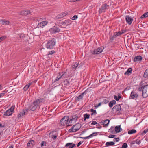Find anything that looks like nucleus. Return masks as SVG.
Returning a JSON list of instances; mask_svg holds the SVG:
<instances>
[{"instance_id":"f257e3e1","label":"nucleus","mask_w":148,"mask_h":148,"mask_svg":"<svg viewBox=\"0 0 148 148\" xmlns=\"http://www.w3.org/2000/svg\"><path fill=\"white\" fill-rule=\"evenodd\" d=\"M77 118V116L76 115L73 116L72 118L70 119L68 116H65L61 119L60 123L63 126L65 125L68 126H71L76 122Z\"/></svg>"},{"instance_id":"f03ea898","label":"nucleus","mask_w":148,"mask_h":148,"mask_svg":"<svg viewBox=\"0 0 148 148\" xmlns=\"http://www.w3.org/2000/svg\"><path fill=\"white\" fill-rule=\"evenodd\" d=\"M56 43V40L54 38H51L47 41L45 45L47 49H51L53 48Z\"/></svg>"},{"instance_id":"7ed1b4c3","label":"nucleus","mask_w":148,"mask_h":148,"mask_svg":"<svg viewBox=\"0 0 148 148\" xmlns=\"http://www.w3.org/2000/svg\"><path fill=\"white\" fill-rule=\"evenodd\" d=\"M81 125L80 124L78 123L73 125L68 131L69 133H74L78 131L81 127Z\"/></svg>"},{"instance_id":"20e7f679","label":"nucleus","mask_w":148,"mask_h":148,"mask_svg":"<svg viewBox=\"0 0 148 148\" xmlns=\"http://www.w3.org/2000/svg\"><path fill=\"white\" fill-rule=\"evenodd\" d=\"M121 109V106L119 104L115 106L112 109V111L116 114H119L120 113Z\"/></svg>"},{"instance_id":"39448f33","label":"nucleus","mask_w":148,"mask_h":148,"mask_svg":"<svg viewBox=\"0 0 148 148\" xmlns=\"http://www.w3.org/2000/svg\"><path fill=\"white\" fill-rule=\"evenodd\" d=\"M142 95L143 98L148 96V84L143 87Z\"/></svg>"},{"instance_id":"423d86ee","label":"nucleus","mask_w":148,"mask_h":148,"mask_svg":"<svg viewBox=\"0 0 148 148\" xmlns=\"http://www.w3.org/2000/svg\"><path fill=\"white\" fill-rule=\"evenodd\" d=\"M72 22V21L69 19L66 20L63 22L60 23L59 25V26L60 27H64V26H66L68 25L71 24V23Z\"/></svg>"},{"instance_id":"0eeeda50","label":"nucleus","mask_w":148,"mask_h":148,"mask_svg":"<svg viewBox=\"0 0 148 148\" xmlns=\"http://www.w3.org/2000/svg\"><path fill=\"white\" fill-rule=\"evenodd\" d=\"M103 49V47H100L93 51H92L91 52L93 54H99L102 52Z\"/></svg>"},{"instance_id":"6e6552de","label":"nucleus","mask_w":148,"mask_h":148,"mask_svg":"<svg viewBox=\"0 0 148 148\" xmlns=\"http://www.w3.org/2000/svg\"><path fill=\"white\" fill-rule=\"evenodd\" d=\"M109 5H108L106 4H104L101 7L99 10V13H101L102 12L108 9L109 8Z\"/></svg>"},{"instance_id":"1a4fd4ad","label":"nucleus","mask_w":148,"mask_h":148,"mask_svg":"<svg viewBox=\"0 0 148 148\" xmlns=\"http://www.w3.org/2000/svg\"><path fill=\"white\" fill-rule=\"evenodd\" d=\"M51 137L53 140L56 139L58 136L57 132L56 131H53L50 132Z\"/></svg>"},{"instance_id":"9d476101","label":"nucleus","mask_w":148,"mask_h":148,"mask_svg":"<svg viewBox=\"0 0 148 148\" xmlns=\"http://www.w3.org/2000/svg\"><path fill=\"white\" fill-rule=\"evenodd\" d=\"M68 14V13L66 11H65L62 13H60L56 16V18L57 19L61 18L66 16Z\"/></svg>"},{"instance_id":"9b49d317","label":"nucleus","mask_w":148,"mask_h":148,"mask_svg":"<svg viewBox=\"0 0 148 148\" xmlns=\"http://www.w3.org/2000/svg\"><path fill=\"white\" fill-rule=\"evenodd\" d=\"M138 97V94L134 91H132L131 92L130 98V99H137Z\"/></svg>"},{"instance_id":"f8f14e48","label":"nucleus","mask_w":148,"mask_h":148,"mask_svg":"<svg viewBox=\"0 0 148 148\" xmlns=\"http://www.w3.org/2000/svg\"><path fill=\"white\" fill-rule=\"evenodd\" d=\"M125 20L126 22L130 25L132 23L133 20L132 17L129 15L126 16Z\"/></svg>"},{"instance_id":"ddd939ff","label":"nucleus","mask_w":148,"mask_h":148,"mask_svg":"<svg viewBox=\"0 0 148 148\" xmlns=\"http://www.w3.org/2000/svg\"><path fill=\"white\" fill-rule=\"evenodd\" d=\"M49 30L54 33H56L59 32L60 31V29L57 27L54 26L51 28Z\"/></svg>"},{"instance_id":"4468645a","label":"nucleus","mask_w":148,"mask_h":148,"mask_svg":"<svg viewBox=\"0 0 148 148\" xmlns=\"http://www.w3.org/2000/svg\"><path fill=\"white\" fill-rule=\"evenodd\" d=\"M48 23V22L47 21H43L38 23V26L39 28H43L45 25H47Z\"/></svg>"},{"instance_id":"2eb2a0df","label":"nucleus","mask_w":148,"mask_h":148,"mask_svg":"<svg viewBox=\"0 0 148 148\" xmlns=\"http://www.w3.org/2000/svg\"><path fill=\"white\" fill-rule=\"evenodd\" d=\"M110 121L108 119L102 120L100 122V123L103 126H107L109 123Z\"/></svg>"},{"instance_id":"dca6fc26","label":"nucleus","mask_w":148,"mask_h":148,"mask_svg":"<svg viewBox=\"0 0 148 148\" xmlns=\"http://www.w3.org/2000/svg\"><path fill=\"white\" fill-rule=\"evenodd\" d=\"M37 106L38 105L34 102L33 105L31 106L29 108V109L32 111H34L37 108Z\"/></svg>"},{"instance_id":"f3484780","label":"nucleus","mask_w":148,"mask_h":148,"mask_svg":"<svg viewBox=\"0 0 148 148\" xmlns=\"http://www.w3.org/2000/svg\"><path fill=\"white\" fill-rule=\"evenodd\" d=\"M45 101L44 99L40 98L37 99L35 101H34L36 104H39L41 103H43Z\"/></svg>"},{"instance_id":"a211bd4d","label":"nucleus","mask_w":148,"mask_h":148,"mask_svg":"<svg viewBox=\"0 0 148 148\" xmlns=\"http://www.w3.org/2000/svg\"><path fill=\"white\" fill-rule=\"evenodd\" d=\"M142 60V57L140 56H138L135 57L134 59V62L141 61Z\"/></svg>"},{"instance_id":"6ab92c4d","label":"nucleus","mask_w":148,"mask_h":148,"mask_svg":"<svg viewBox=\"0 0 148 148\" xmlns=\"http://www.w3.org/2000/svg\"><path fill=\"white\" fill-rule=\"evenodd\" d=\"M75 146V144L73 143H68L66 144L65 145L66 147H67L68 148H73Z\"/></svg>"},{"instance_id":"aec40b11","label":"nucleus","mask_w":148,"mask_h":148,"mask_svg":"<svg viewBox=\"0 0 148 148\" xmlns=\"http://www.w3.org/2000/svg\"><path fill=\"white\" fill-rule=\"evenodd\" d=\"M30 12L29 10H24L20 12L21 14H23L25 15H26L28 14H30Z\"/></svg>"},{"instance_id":"412c9836","label":"nucleus","mask_w":148,"mask_h":148,"mask_svg":"<svg viewBox=\"0 0 148 148\" xmlns=\"http://www.w3.org/2000/svg\"><path fill=\"white\" fill-rule=\"evenodd\" d=\"M12 113L8 110L6 111L4 114V116H8L12 115Z\"/></svg>"},{"instance_id":"4be33fe9","label":"nucleus","mask_w":148,"mask_h":148,"mask_svg":"<svg viewBox=\"0 0 148 148\" xmlns=\"http://www.w3.org/2000/svg\"><path fill=\"white\" fill-rule=\"evenodd\" d=\"M95 133H93L92 134H91L90 135H89L88 136H87V137H80L81 138L84 139H87L89 138H91L92 137H93L95 136L96 135H95Z\"/></svg>"},{"instance_id":"5701e85b","label":"nucleus","mask_w":148,"mask_h":148,"mask_svg":"<svg viewBox=\"0 0 148 148\" xmlns=\"http://www.w3.org/2000/svg\"><path fill=\"white\" fill-rule=\"evenodd\" d=\"M132 69L131 68H129L128 69L126 72H125L124 74L125 75H130L132 72Z\"/></svg>"},{"instance_id":"b1692460","label":"nucleus","mask_w":148,"mask_h":148,"mask_svg":"<svg viewBox=\"0 0 148 148\" xmlns=\"http://www.w3.org/2000/svg\"><path fill=\"white\" fill-rule=\"evenodd\" d=\"M116 102L114 100H113L110 101L109 103V106L110 108L112 107L114 105L116 104Z\"/></svg>"},{"instance_id":"393cba45","label":"nucleus","mask_w":148,"mask_h":148,"mask_svg":"<svg viewBox=\"0 0 148 148\" xmlns=\"http://www.w3.org/2000/svg\"><path fill=\"white\" fill-rule=\"evenodd\" d=\"M30 145L32 146L34 145H35V142L33 140H30L27 143V145L28 147H30L31 146Z\"/></svg>"},{"instance_id":"a878e982","label":"nucleus","mask_w":148,"mask_h":148,"mask_svg":"<svg viewBox=\"0 0 148 148\" xmlns=\"http://www.w3.org/2000/svg\"><path fill=\"white\" fill-rule=\"evenodd\" d=\"M84 92H83L81 93L80 95H79L77 97V99L78 101H79L80 100L82 99L83 98V97L84 95Z\"/></svg>"},{"instance_id":"bb28decb","label":"nucleus","mask_w":148,"mask_h":148,"mask_svg":"<svg viewBox=\"0 0 148 148\" xmlns=\"http://www.w3.org/2000/svg\"><path fill=\"white\" fill-rule=\"evenodd\" d=\"M115 144L114 142L112 141L111 142H107L106 143V146H112L114 145Z\"/></svg>"},{"instance_id":"cd10ccee","label":"nucleus","mask_w":148,"mask_h":148,"mask_svg":"<svg viewBox=\"0 0 148 148\" xmlns=\"http://www.w3.org/2000/svg\"><path fill=\"white\" fill-rule=\"evenodd\" d=\"M143 77L146 78H148V68L145 71Z\"/></svg>"},{"instance_id":"c85d7f7f","label":"nucleus","mask_w":148,"mask_h":148,"mask_svg":"<svg viewBox=\"0 0 148 148\" xmlns=\"http://www.w3.org/2000/svg\"><path fill=\"white\" fill-rule=\"evenodd\" d=\"M1 21L2 22V23L3 25H4V24L8 25L10 23V22L6 20H5L2 19V20H1Z\"/></svg>"},{"instance_id":"c756f323","label":"nucleus","mask_w":148,"mask_h":148,"mask_svg":"<svg viewBox=\"0 0 148 148\" xmlns=\"http://www.w3.org/2000/svg\"><path fill=\"white\" fill-rule=\"evenodd\" d=\"M66 75V73L65 72L59 73L57 76L58 77H59V79L61 78L64 75Z\"/></svg>"},{"instance_id":"7c9ffc66","label":"nucleus","mask_w":148,"mask_h":148,"mask_svg":"<svg viewBox=\"0 0 148 148\" xmlns=\"http://www.w3.org/2000/svg\"><path fill=\"white\" fill-rule=\"evenodd\" d=\"M79 62H73L72 65V67L73 68H76L79 65Z\"/></svg>"},{"instance_id":"2f4dec72","label":"nucleus","mask_w":148,"mask_h":148,"mask_svg":"<svg viewBox=\"0 0 148 148\" xmlns=\"http://www.w3.org/2000/svg\"><path fill=\"white\" fill-rule=\"evenodd\" d=\"M31 84V83H28L27 85H26L23 88V89L24 91H27L29 88L30 87V86Z\"/></svg>"},{"instance_id":"473e14b6","label":"nucleus","mask_w":148,"mask_h":148,"mask_svg":"<svg viewBox=\"0 0 148 148\" xmlns=\"http://www.w3.org/2000/svg\"><path fill=\"white\" fill-rule=\"evenodd\" d=\"M121 130V127L120 126H117L115 127V130L116 132L119 133L120 132Z\"/></svg>"},{"instance_id":"72a5a7b5","label":"nucleus","mask_w":148,"mask_h":148,"mask_svg":"<svg viewBox=\"0 0 148 148\" xmlns=\"http://www.w3.org/2000/svg\"><path fill=\"white\" fill-rule=\"evenodd\" d=\"M28 112L27 109H25L23 110L20 113L22 116L26 115Z\"/></svg>"},{"instance_id":"f704fd0d","label":"nucleus","mask_w":148,"mask_h":148,"mask_svg":"<svg viewBox=\"0 0 148 148\" xmlns=\"http://www.w3.org/2000/svg\"><path fill=\"white\" fill-rule=\"evenodd\" d=\"M121 98V96L120 95H119L118 96H114V99L117 101H119Z\"/></svg>"},{"instance_id":"c9c22d12","label":"nucleus","mask_w":148,"mask_h":148,"mask_svg":"<svg viewBox=\"0 0 148 148\" xmlns=\"http://www.w3.org/2000/svg\"><path fill=\"white\" fill-rule=\"evenodd\" d=\"M148 17V12H146L144 14L142 15L140 17V18L143 19L147 17Z\"/></svg>"},{"instance_id":"e433bc0d","label":"nucleus","mask_w":148,"mask_h":148,"mask_svg":"<svg viewBox=\"0 0 148 148\" xmlns=\"http://www.w3.org/2000/svg\"><path fill=\"white\" fill-rule=\"evenodd\" d=\"M90 115L87 114H85L84 115V120L85 121L86 119H88L90 117Z\"/></svg>"},{"instance_id":"4c0bfd02","label":"nucleus","mask_w":148,"mask_h":148,"mask_svg":"<svg viewBox=\"0 0 148 148\" xmlns=\"http://www.w3.org/2000/svg\"><path fill=\"white\" fill-rule=\"evenodd\" d=\"M136 131L135 130H130L128 131V134H132L136 133Z\"/></svg>"},{"instance_id":"58836bf2","label":"nucleus","mask_w":148,"mask_h":148,"mask_svg":"<svg viewBox=\"0 0 148 148\" xmlns=\"http://www.w3.org/2000/svg\"><path fill=\"white\" fill-rule=\"evenodd\" d=\"M15 107L14 106H12L8 110L10 111H11L12 113H14V109Z\"/></svg>"},{"instance_id":"ea45409f","label":"nucleus","mask_w":148,"mask_h":148,"mask_svg":"<svg viewBox=\"0 0 148 148\" xmlns=\"http://www.w3.org/2000/svg\"><path fill=\"white\" fill-rule=\"evenodd\" d=\"M109 102V101L108 99H104L103 100L102 102L103 104H106L108 103Z\"/></svg>"},{"instance_id":"a19ab883","label":"nucleus","mask_w":148,"mask_h":148,"mask_svg":"<svg viewBox=\"0 0 148 148\" xmlns=\"http://www.w3.org/2000/svg\"><path fill=\"white\" fill-rule=\"evenodd\" d=\"M90 111L92 112L91 113V115H92L94 114H96V112L95 110H94L93 109H91L90 110Z\"/></svg>"},{"instance_id":"79ce46f5","label":"nucleus","mask_w":148,"mask_h":148,"mask_svg":"<svg viewBox=\"0 0 148 148\" xmlns=\"http://www.w3.org/2000/svg\"><path fill=\"white\" fill-rule=\"evenodd\" d=\"M121 35V32L119 31L115 33L114 35L115 38H116V37Z\"/></svg>"},{"instance_id":"37998d69","label":"nucleus","mask_w":148,"mask_h":148,"mask_svg":"<svg viewBox=\"0 0 148 148\" xmlns=\"http://www.w3.org/2000/svg\"><path fill=\"white\" fill-rule=\"evenodd\" d=\"M148 132V128L143 131L141 133V135H144L145 134Z\"/></svg>"},{"instance_id":"c03bdc74","label":"nucleus","mask_w":148,"mask_h":148,"mask_svg":"<svg viewBox=\"0 0 148 148\" xmlns=\"http://www.w3.org/2000/svg\"><path fill=\"white\" fill-rule=\"evenodd\" d=\"M127 145L126 143H125L122 145L121 148H127Z\"/></svg>"},{"instance_id":"a18cd8bd","label":"nucleus","mask_w":148,"mask_h":148,"mask_svg":"<svg viewBox=\"0 0 148 148\" xmlns=\"http://www.w3.org/2000/svg\"><path fill=\"white\" fill-rule=\"evenodd\" d=\"M55 53V51L54 50H52L51 51H49L48 52V53L47 54V55H52L53 54Z\"/></svg>"},{"instance_id":"49530a36","label":"nucleus","mask_w":148,"mask_h":148,"mask_svg":"<svg viewBox=\"0 0 148 148\" xmlns=\"http://www.w3.org/2000/svg\"><path fill=\"white\" fill-rule=\"evenodd\" d=\"M78 18V16L77 15H75L73 16L71 19L73 20H75Z\"/></svg>"},{"instance_id":"de8ad7c7","label":"nucleus","mask_w":148,"mask_h":148,"mask_svg":"<svg viewBox=\"0 0 148 148\" xmlns=\"http://www.w3.org/2000/svg\"><path fill=\"white\" fill-rule=\"evenodd\" d=\"M136 144L139 145L141 143V140L138 139H136Z\"/></svg>"},{"instance_id":"09e8293b","label":"nucleus","mask_w":148,"mask_h":148,"mask_svg":"<svg viewBox=\"0 0 148 148\" xmlns=\"http://www.w3.org/2000/svg\"><path fill=\"white\" fill-rule=\"evenodd\" d=\"M40 145L41 147H42L44 146H46V142L45 141L42 142Z\"/></svg>"},{"instance_id":"8fccbe9b","label":"nucleus","mask_w":148,"mask_h":148,"mask_svg":"<svg viewBox=\"0 0 148 148\" xmlns=\"http://www.w3.org/2000/svg\"><path fill=\"white\" fill-rule=\"evenodd\" d=\"M26 36V35L24 34H21L20 36V38H21L23 39V38Z\"/></svg>"},{"instance_id":"3c124183","label":"nucleus","mask_w":148,"mask_h":148,"mask_svg":"<svg viewBox=\"0 0 148 148\" xmlns=\"http://www.w3.org/2000/svg\"><path fill=\"white\" fill-rule=\"evenodd\" d=\"M6 38L5 36H3L0 37V42L3 41Z\"/></svg>"},{"instance_id":"603ef678","label":"nucleus","mask_w":148,"mask_h":148,"mask_svg":"<svg viewBox=\"0 0 148 148\" xmlns=\"http://www.w3.org/2000/svg\"><path fill=\"white\" fill-rule=\"evenodd\" d=\"M101 104H103L102 102L99 103L97 105L95 106V107L96 108L100 106Z\"/></svg>"},{"instance_id":"864d4df0","label":"nucleus","mask_w":148,"mask_h":148,"mask_svg":"<svg viewBox=\"0 0 148 148\" xmlns=\"http://www.w3.org/2000/svg\"><path fill=\"white\" fill-rule=\"evenodd\" d=\"M97 124V123L95 121H93L91 123L90 125H95Z\"/></svg>"},{"instance_id":"5fc2aeb1","label":"nucleus","mask_w":148,"mask_h":148,"mask_svg":"<svg viewBox=\"0 0 148 148\" xmlns=\"http://www.w3.org/2000/svg\"><path fill=\"white\" fill-rule=\"evenodd\" d=\"M115 135H110L108 136V137L110 138H112L115 137Z\"/></svg>"},{"instance_id":"6e6d98bb","label":"nucleus","mask_w":148,"mask_h":148,"mask_svg":"<svg viewBox=\"0 0 148 148\" xmlns=\"http://www.w3.org/2000/svg\"><path fill=\"white\" fill-rule=\"evenodd\" d=\"M120 139L119 138H115L114 139V140L116 142H118L119 141Z\"/></svg>"},{"instance_id":"4d7b16f0","label":"nucleus","mask_w":148,"mask_h":148,"mask_svg":"<svg viewBox=\"0 0 148 148\" xmlns=\"http://www.w3.org/2000/svg\"><path fill=\"white\" fill-rule=\"evenodd\" d=\"M109 130L111 132V133H112L114 132V127H111Z\"/></svg>"},{"instance_id":"13d9d810","label":"nucleus","mask_w":148,"mask_h":148,"mask_svg":"<svg viewBox=\"0 0 148 148\" xmlns=\"http://www.w3.org/2000/svg\"><path fill=\"white\" fill-rule=\"evenodd\" d=\"M115 38L114 35L112 36H110V39L111 40H114V38Z\"/></svg>"},{"instance_id":"bf43d9fd","label":"nucleus","mask_w":148,"mask_h":148,"mask_svg":"<svg viewBox=\"0 0 148 148\" xmlns=\"http://www.w3.org/2000/svg\"><path fill=\"white\" fill-rule=\"evenodd\" d=\"M22 116V115H21V114L20 113L19 114H18V119H20L21 118Z\"/></svg>"},{"instance_id":"052dcab7","label":"nucleus","mask_w":148,"mask_h":148,"mask_svg":"<svg viewBox=\"0 0 148 148\" xmlns=\"http://www.w3.org/2000/svg\"><path fill=\"white\" fill-rule=\"evenodd\" d=\"M5 94V93H0V97H1L3 96Z\"/></svg>"},{"instance_id":"680f3d73","label":"nucleus","mask_w":148,"mask_h":148,"mask_svg":"<svg viewBox=\"0 0 148 148\" xmlns=\"http://www.w3.org/2000/svg\"><path fill=\"white\" fill-rule=\"evenodd\" d=\"M82 142L81 141H80L78 143L77 146V147H78L79 146L81 145V144H82Z\"/></svg>"},{"instance_id":"e2e57ef3","label":"nucleus","mask_w":148,"mask_h":148,"mask_svg":"<svg viewBox=\"0 0 148 148\" xmlns=\"http://www.w3.org/2000/svg\"><path fill=\"white\" fill-rule=\"evenodd\" d=\"M120 32H121V34H123L125 32V31L123 30L121 31Z\"/></svg>"},{"instance_id":"0e129e2a","label":"nucleus","mask_w":148,"mask_h":148,"mask_svg":"<svg viewBox=\"0 0 148 148\" xmlns=\"http://www.w3.org/2000/svg\"><path fill=\"white\" fill-rule=\"evenodd\" d=\"M5 127V125H2L1 124H0V128L4 127Z\"/></svg>"},{"instance_id":"69168bd1","label":"nucleus","mask_w":148,"mask_h":148,"mask_svg":"<svg viewBox=\"0 0 148 148\" xmlns=\"http://www.w3.org/2000/svg\"><path fill=\"white\" fill-rule=\"evenodd\" d=\"M59 79V77H58L57 76L56 78V80L55 81H58Z\"/></svg>"},{"instance_id":"338daca9","label":"nucleus","mask_w":148,"mask_h":148,"mask_svg":"<svg viewBox=\"0 0 148 148\" xmlns=\"http://www.w3.org/2000/svg\"><path fill=\"white\" fill-rule=\"evenodd\" d=\"M132 143L133 144H136V140H134L133 141H132Z\"/></svg>"},{"instance_id":"774afa93","label":"nucleus","mask_w":148,"mask_h":148,"mask_svg":"<svg viewBox=\"0 0 148 148\" xmlns=\"http://www.w3.org/2000/svg\"><path fill=\"white\" fill-rule=\"evenodd\" d=\"M9 148H13V146L12 145H11L9 146Z\"/></svg>"}]
</instances>
